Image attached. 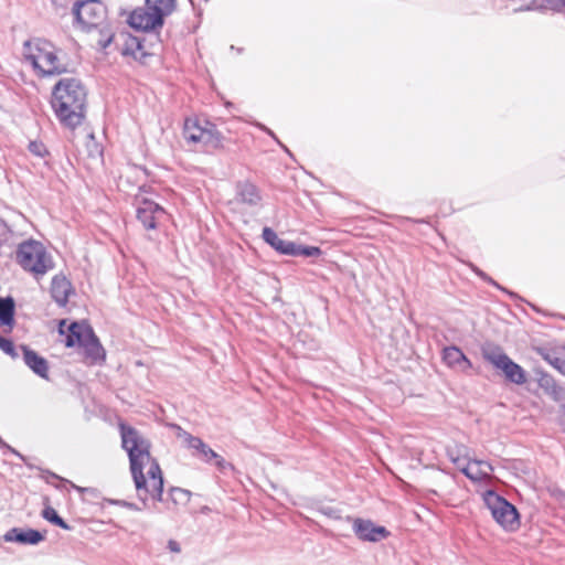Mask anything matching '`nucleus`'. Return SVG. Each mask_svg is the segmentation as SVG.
Masks as SVG:
<instances>
[{"instance_id": "obj_15", "label": "nucleus", "mask_w": 565, "mask_h": 565, "mask_svg": "<svg viewBox=\"0 0 565 565\" xmlns=\"http://www.w3.org/2000/svg\"><path fill=\"white\" fill-rule=\"evenodd\" d=\"M19 349L22 351L23 361L25 365L32 370L34 374L42 379L49 377V363L46 359L39 355L34 350L26 345H20Z\"/></svg>"}, {"instance_id": "obj_32", "label": "nucleus", "mask_w": 565, "mask_h": 565, "mask_svg": "<svg viewBox=\"0 0 565 565\" xmlns=\"http://www.w3.org/2000/svg\"><path fill=\"white\" fill-rule=\"evenodd\" d=\"M29 150L31 153L41 158L45 157L49 153L44 143L40 141H31L29 143Z\"/></svg>"}, {"instance_id": "obj_18", "label": "nucleus", "mask_w": 565, "mask_h": 565, "mask_svg": "<svg viewBox=\"0 0 565 565\" xmlns=\"http://www.w3.org/2000/svg\"><path fill=\"white\" fill-rule=\"evenodd\" d=\"M93 329L90 326L84 322H72L68 327V334L65 338V345L73 348L78 344L82 347L86 341L88 333H92Z\"/></svg>"}, {"instance_id": "obj_48", "label": "nucleus", "mask_w": 565, "mask_h": 565, "mask_svg": "<svg viewBox=\"0 0 565 565\" xmlns=\"http://www.w3.org/2000/svg\"><path fill=\"white\" fill-rule=\"evenodd\" d=\"M561 501L565 505V492L561 494Z\"/></svg>"}, {"instance_id": "obj_8", "label": "nucleus", "mask_w": 565, "mask_h": 565, "mask_svg": "<svg viewBox=\"0 0 565 565\" xmlns=\"http://www.w3.org/2000/svg\"><path fill=\"white\" fill-rule=\"evenodd\" d=\"M136 202L137 220L142 224L145 230H154L158 222L166 213L163 207L148 199L139 200L138 196H136Z\"/></svg>"}, {"instance_id": "obj_38", "label": "nucleus", "mask_w": 565, "mask_h": 565, "mask_svg": "<svg viewBox=\"0 0 565 565\" xmlns=\"http://www.w3.org/2000/svg\"><path fill=\"white\" fill-rule=\"evenodd\" d=\"M541 9H547L544 3H540L537 0H532L526 7H521L519 9H514V12L519 11H534V10H541Z\"/></svg>"}, {"instance_id": "obj_7", "label": "nucleus", "mask_w": 565, "mask_h": 565, "mask_svg": "<svg viewBox=\"0 0 565 565\" xmlns=\"http://www.w3.org/2000/svg\"><path fill=\"white\" fill-rule=\"evenodd\" d=\"M72 12L75 21L83 29H99L104 26L106 7L99 0H77L73 4Z\"/></svg>"}, {"instance_id": "obj_41", "label": "nucleus", "mask_w": 565, "mask_h": 565, "mask_svg": "<svg viewBox=\"0 0 565 565\" xmlns=\"http://www.w3.org/2000/svg\"><path fill=\"white\" fill-rule=\"evenodd\" d=\"M0 447L7 449L8 451L14 454L15 456L20 457L21 459H24L23 456L18 452L14 448L9 446L1 437H0Z\"/></svg>"}, {"instance_id": "obj_30", "label": "nucleus", "mask_w": 565, "mask_h": 565, "mask_svg": "<svg viewBox=\"0 0 565 565\" xmlns=\"http://www.w3.org/2000/svg\"><path fill=\"white\" fill-rule=\"evenodd\" d=\"M473 463L472 460H468L466 466L460 467V471L470 480H481L488 478V472L483 469H477V471H472L470 465Z\"/></svg>"}, {"instance_id": "obj_37", "label": "nucleus", "mask_w": 565, "mask_h": 565, "mask_svg": "<svg viewBox=\"0 0 565 565\" xmlns=\"http://www.w3.org/2000/svg\"><path fill=\"white\" fill-rule=\"evenodd\" d=\"M545 7L556 12L565 11V0H545Z\"/></svg>"}, {"instance_id": "obj_42", "label": "nucleus", "mask_w": 565, "mask_h": 565, "mask_svg": "<svg viewBox=\"0 0 565 565\" xmlns=\"http://www.w3.org/2000/svg\"><path fill=\"white\" fill-rule=\"evenodd\" d=\"M168 548L173 552V553H179L180 552V545L177 541H173V540H170L168 542Z\"/></svg>"}, {"instance_id": "obj_31", "label": "nucleus", "mask_w": 565, "mask_h": 565, "mask_svg": "<svg viewBox=\"0 0 565 565\" xmlns=\"http://www.w3.org/2000/svg\"><path fill=\"white\" fill-rule=\"evenodd\" d=\"M0 349L14 360L20 356L19 349L14 345V343L10 339H7L2 335H0Z\"/></svg>"}, {"instance_id": "obj_46", "label": "nucleus", "mask_w": 565, "mask_h": 565, "mask_svg": "<svg viewBox=\"0 0 565 565\" xmlns=\"http://www.w3.org/2000/svg\"><path fill=\"white\" fill-rule=\"evenodd\" d=\"M475 273L480 277L482 278L483 280L487 278V274L483 273L482 270L478 269V268H473Z\"/></svg>"}, {"instance_id": "obj_5", "label": "nucleus", "mask_w": 565, "mask_h": 565, "mask_svg": "<svg viewBox=\"0 0 565 565\" xmlns=\"http://www.w3.org/2000/svg\"><path fill=\"white\" fill-rule=\"evenodd\" d=\"M483 501L490 510L492 518L507 531H515L520 526V514L516 508L507 499L487 490L483 493Z\"/></svg>"}, {"instance_id": "obj_29", "label": "nucleus", "mask_w": 565, "mask_h": 565, "mask_svg": "<svg viewBox=\"0 0 565 565\" xmlns=\"http://www.w3.org/2000/svg\"><path fill=\"white\" fill-rule=\"evenodd\" d=\"M322 250L317 246H302L295 243V254L292 256L318 257Z\"/></svg>"}, {"instance_id": "obj_9", "label": "nucleus", "mask_w": 565, "mask_h": 565, "mask_svg": "<svg viewBox=\"0 0 565 565\" xmlns=\"http://www.w3.org/2000/svg\"><path fill=\"white\" fill-rule=\"evenodd\" d=\"M352 530L359 540L365 542H380L390 535L385 526L376 525L371 520L361 518L350 519Z\"/></svg>"}, {"instance_id": "obj_39", "label": "nucleus", "mask_w": 565, "mask_h": 565, "mask_svg": "<svg viewBox=\"0 0 565 565\" xmlns=\"http://www.w3.org/2000/svg\"><path fill=\"white\" fill-rule=\"evenodd\" d=\"M472 462L478 466V469H483L488 472V476L493 471V467L489 461L473 459Z\"/></svg>"}, {"instance_id": "obj_2", "label": "nucleus", "mask_w": 565, "mask_h": 565, "mask_svg": "<svg viewBox=\"0 0 565 565\" xmlns=\"http://www.w3.org/2000/svg\"><path fill=\"white\" fill-rule=\"evenodd\" d=\"M86 104L87 90L78 78H61L52 88V109L61 125L66 128L73 130L83 124Z\"/></svg>"}, {"instance_id": "obj_36", "label": "nucleus", "mask_w": 565, "mask_h": 565, "mask_svg": "<svg viewBox=\"0 0 565 565\" xmlns=\"http://www.w3.org/2000/svg\"><path fill=\"white\" fill-rule=\"evenodd\" d=\"M213 460L215 461V466L216 468L222 472V473H226L228 470L233 471L234 470V466L226 461L223 457H221L218 454H217V457L216 458H213Z\"/></svg>"}, {"instance_id": "obj_24", "label": "nucleus", "mask_w": 565, "mask_h": 565, "mask_svg": "<svg viewBox=\"0 0 565 565\" xmlns=\"http://www.w3.org/2000/svg\"><path fill=\"white\" fill-rule=\"evenodd\" d=\"M205 131V126H201L196 119H186L183 127V137L191 143V136L199 137Z\"/></svg>"}, {"instance_id": "obj_10", "label": "nucleus", "mask_w": 565, "mask_h": 565, "mask_svg": "<svg viewBox=\"0 0 565 565\" xmlns=\"http://www.w3.org/2000/svg\"><path fill=\"white\" fill-rule=\"evenodd\" d=\"M177 436L185 443L188 448L194 450L193 456L200 458L201 460L207 463H210L213 460V458L217 457V452H215L200 437L191 435L190 433L182 429L180 426H177Z\"/></svg>"}, {"instance_id": "obj_25", "label": "nucleus", "mask_w": 565, "mask_h": 565, "mask_svg": "<svg viewBox=\"0 0 565 565\" xmlns=\"http://www.w3.org/2000/svg\"><path fill=\"white\" fill-rule=\"evenodd\" d=\"M544 360L555 367L561 374L565 375V354L546 351L542 354Z\"/></svg>"}, {"instance_id": "obj_13", "label": "nucleus", "mask_w": 565, "mask_h": 565, "mask_svg": "<svg viewBox=\"0 0 565 565\" xmlns=\"http://www.w3.org/2000/svg\"><path fill=\"white\" fill-rule=\"evenodd\" d=\"M222 134L216 129L215 125L211 124L210 121H205V131L203 135H200L199 137H194V135L191 136V143L202 145L205 151H212L222 148Z\"/></svg>"}, {"instance_id": "obj_23", "label": "nucleus", "mask_w": 565, "mask_h": 565, "mask_svg": "<svg viewBox=\"0 0 565 565\" xmlns=\"http://www.w3.org/2000/svg\"><path fill=\"white\" fill-rule=\"evenodd\" d=\"M146 7L163 20L175 9V0H146Z\"/></svg>"}, {"instance_id": "obj_35", "label": "nucleus", "mask_w": 565, "mask_h": 565, "mask_svg": "<svg viewBox=\"0 0 565 565\" xmlns=\"http://www.w3.org/2000/svg\"><path fill=\"white\" fill-rule=\"evenodd\" d=\"M213 460L215 461V466L216 468L222 472V473H226L228 470L233 471L234 470V466L226 461L223 457H221L218 454H217V457L216 458H213Z\"/></svg>"}, {"instance_id": "obj_17", "label": "nucleus", "mask_w": 565, "mask_h": 565, "mask_svg": "<svg viewBox=\"0 0 565 565\" xmlns=\"http://www.w3.org/2000/svg\"><path fill=\"white\" fill-rule=\"evenodd\" d=\"M263 239L281 255L292 256L295 254V243L280 238L270 227H264Z\"/></svg>"}, {"instance_id": "obj_20", "label": "nucleus", "mask_w": 565, "mask_h": 565, "mask_svg": "<svg viewBox=\"0 0 565 565\" xmlns=\"http://www.w3.org/2000/svg\"><path fill=\"white\" fill-rule=\"evenodd\" d=\"M82 347L85 350L86 358H88L92 363H100L105 361L106 352L94 331L88 333L86 341Z\"/></svg>"}, {"instance_id": "obj_14", "label": "nucleus", "mask_w": 565, "mask_h": 565, "mask_svg": "<svg viewBox=\"0 0 565 565\" xmlns=\"http://www.w3.org/2000/svg\"><path fill=\"white\" fill-rule=\"evenodd\" d=\"M6 542H17L23 545H36L44 540V535L33 529L12 527L3 535Z\"/></svg>"}, {"instance_id": "obj_19", "label": "nucleus", "mask_w": 565, "mask_h": 565, "mask_svg": "<svg viewBox=\"0 0 565 565\" xmlns=\"http://www.w3.org/2000/svg\"><path fill=\"white\" fill-rule=\"evenodd\" d=\"M443 360L450 367H456L460 371H466L471 367V362L457 347H448L443 351Z\"/></svg>"}, {"instance_id": "obj_3", "label": "nucleus", "mask_w": 565, "mask_h": 565, "mask_svg": "<svg viewBox=\"0 0 565 565\" xmlns=\"http://www.w3.org/2000/svg\"><path fill=\"white\" fill-rule=\"evenodd\" d=\"M61 50L53 43L41 38H34L23 43V57L30 63L39 77L58 76L68 71L61 62Z\"/></svg>"}, {"instance_id": "obj_16", "label": "nucleus", "mask_w": 565, "mask_h": 565, "mask_svg": "<svg viewBox=\"0 0 565 565\" xmlns=\"http://www.w3.org/2000/svg\"><path fill=\"white\" fill-rule=\"evenodd\" d=\"M73 292L72 284L66 277L56 275L52 278L51 296L60 306L65 307L68 302L70 295Z\"/></svg>"}, {"instance_id": "obj_26", "label": "nucleus", "mask_w": 565, "mask_h": 565, "mask_svg": "<svg viewBox=\"0 0 565 565\" xmlns=\"http://www.w3.org/2000/svg\"><path fill=\"white\" fill-rule=\"evenodd\" d=\"M447 456L455 465H459L460 461L467 460L468 449L463 445L455 444L452 446H448Z\"/></svg>"}, {"instance_id": "obj_33", "label": "nucleus", "mask_w": 565, "mask_h": 565, "mask_svg": "<svg viewBox=\"0 0 565 565\" xmlns=\"http://www.w3.org/2000/svg\"><path fill=\"white\" fill-rule=\"evenodd\" d=\"M113 36L114 34L110 32V30H105L104 28L100 29V39L97 41L98 45L105 50L111 43Z\"/></svg>"}, {"instance_id": "obj_1", "label": "nucleus", "mask_w": 565, "mask_h": 565, "mask_svg": "<svg viewBox=\"0 0 565 565\" xmlns=\"http://www.w3.org/2000/svg\"><path fill=\"white\" fill-rule=\"evenodd\" d=\"M122 448L128 452L130 471L138 498L147 505L148 498L163 501V476L157 460L151 458L150 443L136 428L120 425Z\"/></svg>"}, {"instance_id": "obj_44", "label": "nucleus", "mask_w": 565, "mask_h": 565, "mask_svg": "<svg viewBox=\"0 0 565 565\" xmlns=\"http://www.w3.org/2000/svg\"><path fill=\"white\" fill-rule=\"evenodd\" d=\"M263 129H264V130H265L269 136H271V137H273V138H274V139H275V140H276V141H277V142H278V143L284 148V149H285V151H286V152L290 153V152H289V150H288V149H287V148H286V147H285V146L279 141V140H278V139H277V137L275 136V134H274L271 130H269L268 128H265V127H263Z\"/></svg>"}, {"instance_id": "obj_21", "label": "nucleus", "mask_w": 565, "mask_h": 565, "mask_svg": "<svg viewBox=\"0 0 565 565\" xmlns=\"http://www.w3.org/2000/svg\"><path fill=\"white\" fill-rule=\"evenodd\" d=\"M539 386L554 399H561L564 394L563 387H561L555 379L548 373H540L537 379Z\"/></svg>"}, {"instance_id": "obj_28", "label": "nucleus", "mask_w": 565, "mask_h": 565, "mask_svg": "<svg viewBox=\"0 0 565 565\" xmlns=\"http://www.w3.org/2000/svg\"><path fill=\"white\" fill-rule=\"evenodd\" d=\"M169 497L174 504H186L190 501L191 492L182 488H171Z\"/></svg>"}, {"instance_id": "obj_45", "label": "nucleus", "mask_w": 565, "mask_h": 565, "mask_svg": "<svg viewBox=\"0 0 565 565\" xmlns=\"http://www.w3.org/2000/svg\"><path fill=\"white\" fill-rule=\"evenodd\" d=\"M484 281L491 284L492 286L501 289V290H504L503 287H501L497 281H494L491 277L487 276V278L484 279Z\"/></svg>"}, {"instance_id": "obj_34", "label": "nucleus", "mask_w": 565, "mask_h": 565, "mask_svg": "<svg viewBox=\"0 0 565 565\" xmlns=\"http://www.w3.org/2000/svg\"><path fill=\"white\" fill-rule=\"evenodd\" d=\"M142 44L137 38H130L126 49L124 50V54H132L136 55V51L141 50Z\"/></svg>"}, {"instance_id": "obj_11", "label": "nucleus", "mask_w": 565, "mask_h": 565, "mask_svg": "<svg viewBox=\"0 0 565 565\" xmlns=\"http://www.w3.org/2000/svg\"><path fill=\"white\" fill-rule=\"evenodd\" d=\"M129 24L136 30L152 31L161 28L163 20L146 7L145 9H137L130 14Z\"/></svg>"}, {"instance_id": "obj_6", "label": "nucleus", "mask_w": 565, "mask_h": 565, "mask_svg": "<svg viewBox=\"0 0 565 565\" xmlns=\"http://www.w3.org/2000/svg\"><path fill=\"white\" fill-rule=\"evenodd\" d=\"M483 359L497 370L502 371L507 381L523 385L526 382V372L521 365L509 358L500 347H489L482 350Z\"/></svg>"}, {"instance_id": "obj_27", "label": "nucleus", "mask_w": 565, "mask_h": 565, "mask_svg": "<svg viewBox=\"0 0 565 565\" xmlns=\"http://www.w3.org/2000/svg\"><path fill=\"white\" fill-rule=\"evenodd\" d=\"M42 516L50 523L61 529L71 530V526L57 514L56 510L50 505L43 509Z\"/></svg>"}, {"instance_id": "obj_40", "label": "nucleus", "mask_w": 565, "mask_h": 565, "mask_svg": "<svg viewBox=\"0 0 565 565\" xmlns=\"http://www.w3.org/2000/svg\"><path fill=\"white\" fill-rule=\"evenodd\" d=\"M111 503L120 505V507H125V508H128V509L137 510V511L140 510V508H137L135 503H130V502H127V501L114 500V501H111Z\"/></svg>"}, {"instance_id": "obj_22", "label": "nucleus", "mask_w": 565, "mask_h": 565, "mask_svg": "<svg viewBox=\"0 0 565 565\" xmlns=\"http://www.w3.org/2000/svg\"><path fill=\"white\" fill-rule=\"evenodd\" d=\"M15 303L12 297H0V323L12 327L14 323Z\"/></svg>"}, {"instance_id": "obj_43", "label": "nucleus", "mask_w": 565, "mask_h": 565, "mask_svg": "<svg viewBox=\"0 0 565 565\" xmlns=\"http://www.w3.org/2000/svg\"><path fill=\"white\" fill-rule=\"evenodd\" d=\"M45 473L47 475V477H50L52 479L60 480V481H63L66 483H71L68 480L61 478L60 476H57L56 473H54L52 471L46 470Z\"/></svg>"}, {"instance_id": "obj_12", "label": "nucleus", "mask_w": 565, "mask_h": 565, "mask_svg": "<svg viewBox=\"0 0 565 565\" xmlns=\"http://www.w3.org/2000/svg\"><path fill=\"white\" fill-rule=\"evenodd\" d=\"M235 200L248 206L262 204L263 196L257 185L249 181H238L235 186Z\"/></svg>"}, {"instance_id": "obj_4", "label": "nucleus", "mask_w": 565, "mask_h": 565, "mask_svg": "<svg viewBox=\"0 0 565 565\" xmlns=\"http://www.w3.org/2000/svg\"><path fill=\"white\" fill-rule=\"evenodd\" d=\"M15 262L36 279L54 267V262L43 244L34 239H28L18 245Z\"/></svg>"}, {"instance_id": "obj_49", "label": "nucleus", "mask_w": 565, "mask_h": 565, "mask_svg": "<svg viewBox=\"0 0 565 565\" xmlns=\"http://www.w3.org/2000/svg\"><path fill=\"white\" fill-rule=\"evenodd\" d=\"M71 484H72V487H73V488H75L76 490H78V491H84V489H83V488H79V487H77V486H75V484H73V483H71Z\"/></svg>"}, {"instance_id": "obj_47", "label": "nucleus", "mask_w": 565, "mask_h": 565, "mask_svg": "<svg viewBox=\"0 0 565 565\" xmlns=\"http://www.w3.org/2000/svg\"><path fill=\"white\" fill-rule=\"evenodd\" d=\"M466 461H467V460H465V461H460V462H459V465H456V466L458 467V469H459V470H460V467H462V466H466V465H467V462H466Z\"/></svg>"}]
</instances>
